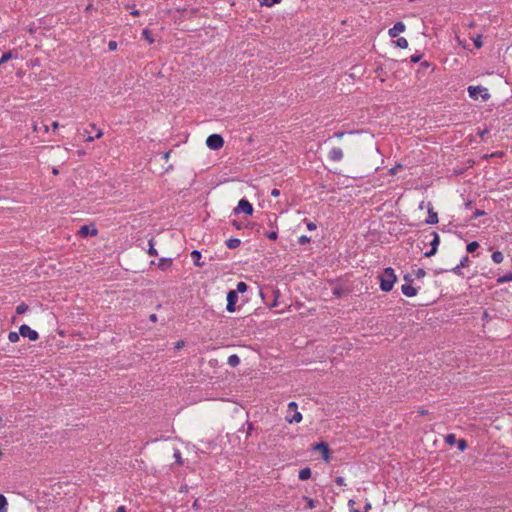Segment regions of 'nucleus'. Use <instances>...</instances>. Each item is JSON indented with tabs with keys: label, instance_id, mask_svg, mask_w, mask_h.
<instances>
[{
	"label": "nucleus",
	"instance_id": "nucleus-1",
	"mask_svg": "<svg viewBox=\"0 0 512 512\" xmlns=\"http://www.w3.org/2000/svg\"><path fill=\"white\" fill-rule=\"evenodd\" d=\"M378 279L380 282V289L383 292H389L392 290L395 282L397 281V276H396L393 268L387 267L378 276Z\"/></svg>",
	"mask_w": 512,
	"mask_h": 512
},
{
	"label": "nucleus",
	"instance_id": "nucleus-2",
	"mask_svg": "<svg viewBox=\"0 0 512 512\" xmlns=\"http://www.w3.org/2000/svg\"><path fill=\"white\" fill-rule=\"evenodd\" d=\"M467 90L469 97L473 100H478L481 97L483 101H487L490 98L488 89L483 86H469Z\"/></svg>",
	"mask_w": 512,
	"mask_h": 512
},
{
	"label": "nucleus",
	"instance_id": "nucleus-3",
	"mask_svg": "<svg viewBox=\"0 0 512 512\" xmlns=\"http://www.w3.org/2000/svg\"><path fill=\"white\" fill-rule=\"evenodd\" d=\"M206 145L211 150H219L224 145V139L219 134H211L206 139Z\"/></svg>",
	"mask_w": 512,
	"mask_h": 512
},
{
	"label": "nucleus",
	"instance_id": "nucleus-4",
	"mask_svg": "<svg viewBox=\"0 0 512 512\" xmlns=\"http://www.w3.org/2000/svg\"><path fill=\"white\" fill-rule=\"evenodd\" d=\"M19 333L22 337H27L30 341H37L39 334L36 330H33L27 324H23L19 327Z\"/></svg>",
	"mask_w": 512,
	"mask_h": 512
},
{
	"label": "nucleus",
	"instance_id": "nucleus-5",
	"mask_svg": "<svg viewBox=\"0 0 512 512\" xmlns=\"http://www.w3.org/2000/svg\"><path fill=\"white\" fill-rule=\"evenodd\" d=\"M244 213L245 215H252L253 206L247 199H241L234 209V213Z\"/></svg>",
	"mask_w": 512,
	"mask_h": 512
},
{
	"label": "nucleus",
	"instance_id": "nucleus-6",
	"mask_svg": "<svg viewBox=\"0 0 512 512\" xmlns=\"http://www.w3.org/2000/svg\"><path fill=\"white\" fill-rule=\"evenodd\" d=\"M238 294L237 291L229 290L227 293V305L226 310L230 313H233L236 311V303L238 302Z\"/></svg>",
	"mask_w": 512,
	"mask_h": 512
},
{
	"label": "nucleus",
	"instance_id": "nucleus-7",
	"mask_svg": "<svg viewBox=\"0 0 512 512\" xmlns=\"http://www.w3.org/2000/svg\"><path fill=\"white\" fill-rule=\"evenodd\" d=\"M313 450L321 451L323 460L326 462L330 461V449H329V446L327 443H325V442L316 443L313 446Z\"/></svg>",
	"mask_w": 512,
	"mask_h": 512
},
{
	"label": "nucleus",
	"instance_id": "nucleus-8",
	"mask_svg": "<svg viewBox=\"0 0 512 512\" xmlns=\"http://www.w3.org/2000/svg\"><path fill=\"white\" fill-rule=\"evenodd\" d=\"M343 157L344 154L340 147H333L328 153L329 160L333 162H339L343 159Z\"/></svg>",
	"mask_w": 512,
	"mask_h": 512
},
{
	"label": "nucleus",
	"instance_id": "nucleus-9",
	"mask_svg": "<svg viewBox=\"0 0 512 512\" xmlns=\"http://www.w3.org/2000/svg\"><path fill=\"white\" fill-rule=\"evenodd\" d=\"M406 26L403 22L398 21L394 24L392 28L389 29L388 34L391 38L397 37L400 33L404 32Z\"/></svg>",
	"mask_w": 512,
	"mask_h": 512
},
{
	"label": "nucleus",
	"instance_id": "nucleus-10",
	"mask_svg": "<svg viewBox=\"0 0 512 512\" xmlns=\"http://www.w3.org/2000/svg\"><path fill=\"white\" fill-rule=\"evenodd\" d=\"M97 233L98 230L95 228L94 225H83L79 230V234L83 237L95 236L97 235Z\"/></svg>",
	"mask_w": 512,
	"mask_h": 512
},
{
	"label": "nucleus",
	"instance_id": "nucleus-11",
	"mask_svg": "<svg viewBox=\"0 0 512 512\" xmlns=\"http://www.w3.org/2000/svg\"><path fill=\"white\" fill-rule=\"evenodd\" d=\"M425 223L430 224V225L438 223V214L436 212H434L433 207L431 206V203H429L428 217L426 218Z\"/></svg>",
	"mask_w": 512,
	"mask_h": 512
},
{
	"label": "nucleus",
	"instance_id": "nucleus-12",
	"mask_svg": "<svg viewBox=\"0 0 512 512\" xmlns=\"http://www.w3.org/2000/svg\"><path fill=\"white\" fill-rule=\"evenodd\" d=\"M401 291L406 297H414L417 295V289L410 284H403Z\"/></svg>",
	"mask_w": 512,
	"mask_h": 512
},
{
	"label": "nucleus",
	"instance_id": "nucleus-13",
	"mask_svg": "<svg viewBox=\"0 0 512 512\" xmlns=\"http://www.w3.org/2000/svg\"><path fill=\"white\" fill-rule=\"evenodd\" d=\"M18 57V53L16 50H10L2 54L0 58V66L7 62L10 59H16Z\"/></svg>",
	"mask_w": 512,
	"mask_h": 512
},
{
	"label": "nucleus",
	"instance_id": "nucleus-14",
	"mask_svg": "<svg viewBox=\"0 0 512 512\" xmlns=\"http://www.w3.org/2000/svg\"><path fill=\"white\" fill-rule=\"evenodd\" d=\"M173 264V260L172 258H161L159 261H158V268L161 269V270H167L168 268H170Z\"/></svg>",
	"mask_w": 512,
	"mask_h": 512
},
{
	"label": "nucleus",
	"instance_id": "nucleus-15",
	"mask_svg": "<svg viewBox=\"0 0 512 512\" xmlns=\"http://www.w3.org/2000/svg\"><path fill=\"white\" fill-rule=\"evenodd\" d=\"M201 257H202V255H201V252H200V251H198V250H193V251L191 252V258H192V260H193L194 264H195L196 266H198V267H203V266H204V263L200 261V260H201Z\"/></svg>",
	"mask_w": 512,
	"mask_h": 512
},
{
	"label": "nucleus",
	"instance_id": "nucleus-16",
	"mask_svg": "<svg viewBox=\"0 0 512 512\" xmlns=\"http://www.w3.org/2000/svg\"><path fill=\"white\" fill-rule=\"evenodd\" d=\"M430 237H432L431 241L429 242L430 246L434 249L438 250V246L440 243V236L436 232H431L429 234Z\"/></svg>",
	"mask_w": 512,
	"mask_h": 512
},
{
	"label": "nucleus",
	"instance_id": "nucleus-17",
	"mask_svg": "<svg viewBox=\"0 0 512 512\" xmlns=\"http://www.w3.org/2000/svg\"><path fill=\"white\" fill-rule=\"evenodd\" d=\"M241 240L238 238H230L226 241V246L229 249H236L240 246Z\"/></svg>",
	"mask_w": 512,
	"mask_h": 512
},
{
	"label": "nucleus",
	"instance_id": "nucleus-18",
	"mask_svg": "<svg viewBox=\"0 0 512 512\" xmlns=\"http://www.w3.org/2000/svg\"><path fill=\"white\" fill-rule=\"evenodd\" d=\"M298 477L300 480H307L311 477V469L309 467H305L299 471Z\"/></svg>",
	"mask_w": 512,
	"mask_h": 512
},
{
	"label": "nucleus",
	"instance_id": "nucleus-19",
	"mask_svg": "<svg viewBox=\"0 0 512 512\" xmlns=\"http://www.w3.org/2000/svg\"><path fill=\"white\" fill-rule=\"evenodd\" d=\"M227 363L231 366V367H236L240 364V358L238 355L236 354H232L228 357V360H227Z\"/></svg>",
	"mask_w": 512,
	"mask_h": 512
},
{
	"label": "nucleus",
	"instance_id": "nucleus-20",
	"mask_svg": "<svg viewBox=\"0 0 512 512\" xmlns=\"http://www.w3.org/2000/svg\"><path fill=\"white\" fill-rule=\"evenodd\" d=\"M510 281H512V272H508L505 275L498 277L496 280L498 284H504Z\"/></svg>",
	"mask_w": 512,
	"mask_h": 512
},
{
	"label": "nucleus",
	"instance_id": "nucleus-21",
	"mask_svg": "<svg viewBox=\"0 0 512 512\" xmlns=\"http://www.w3.org/2000/svg\"><path fill=\"white\" fill-rule=\"evenodd\" d=\"M491 258L494 263H501L504 259L503 253L501 251H494L491 255Z\"/></svg>",
	"mask_w": 512,
	"mask_h": 512
},
{
	"label": "nucleus",
	"instance_id": "nucleus-22",
	"mask_svg": "<svg viewBox=\"0 0 512 512\" xmlns=\"http://www.w3.org/2000/svg\"><path fill=\"white\" fill-rule=\"evenodd\" d=\"M264 235L269 238L270 240H276L278 238V228L275 226L274 229L270 231H265Z\"/></svg>",
	"mask_w": 512,
	"mask_h": 512
},
{
	"label": "nucleus",
	"instance_id": "nucleus-23",
	"mask_svg": "<svg viewBox=\"0 0 512 512\" xmlns=\"http://www.w3.org/2000/svg\"><path fill=\"white\" fill-rule=\"evenodd\" d=\"M267 224L271 227V228H275L274 225L276 224L277 222V215L274 214V213H270V214H267Z\"/></svg>",
	"mask_w": 512,
	"mask_h": 512
},
{
	"label": "nucleus",
	"instance_id": "nucleus-24",
	"mask_svg": "<svg viewBox=\"0 0 512 512\" xmlns=\"http://www.w3.org/2000/svg\"><path fill=\"white\" fill-rule=\"evenodd\" d=\"M461 269H462V267L458 264L457 266L452 268L450 271L453 272L456 275H462ZM448 271L449 270H447V269H440V270L436 271V274L443 273V272H448Z\"/></svg>",
	"mask_w": 512,
	"mask_h": 512
},
{
	"label": "nucleus",
	"instance_id": "nucleus-25",
	"mask_svg": "<svg viewBox=\"0 0 512 512\" xmlns=\"http://www.w3.org/2000/svg\"><path fill=\"white\" fill-rule=\"evenodd\" d=\"M479 248V243L477 241H472L467 244L466 251L468 253H473Z\"/></svg>",
	"mask_w": 512,
	"mask_h": 512
},
{
	"label": "nucleus",
	"instance_id": "nucleus-26",
	"mask_svg": "<svg viewBox=\"0 0 512 512\" xmlns=\"http://www.w3.org/2000/svg\"><path fill=\"white\" fill-rule=\"evenodd\" d=\"M247 289H248V285L245 282L240 281L237 283L236 289L234 291H237V294H238V293L246 292Z\"/></svg>",
	"mask_w": 512,
	"mask_h": 512
},
{
	"label": "nucleus",
	"instance_id": "nucleus-27",
	"mask_svg": "<svg viewBox=\"0 0 512 512\" xmlns=\"http://www.w3.org/2000/svg\"><path fill=\"white\" fill-rule=\"evenodd\" d=\"M149 244V249L147 250V253L150 255V256H154L156 257L158 255V252L157 250L154 248V240L151 238L148 242Z\"/></svg>",
	"mask_w": 512,
	"mask_h": 512
},
{
	"label": "nucleus",
	"instance_id": "nucleus-28",
	"mask_svg": "<svg viewBox=\"0 0 512 512\" xmlns=\"http://www.w3.org/2000/svg\"><path fill=\"white\" fill-rule=\"evenodd\" d=\"M287 420L289 423H299L302 420V414L295 410L293 416Z\"/></svg>",
	"mask_w": 512,
	"mask_h": 512
},
{
	"label": "nucleus",
	"instance_id": "nucleus-29",
	"mask_svg": "<svg viewBox=\"0 0 512 512\" xmlns=\"http://www.w3.org/2000/svg\"><path fill=\"white\" fill-rule=\"evenodd\" d=\"M19 336H20V333L19 332H15V331H11L9 332L8 334V340L11 342V343H16L19 341Z\"/></svg>",
	"mask_w": 512,
	"mask_h": 512
},
{
	"label": "nucleus",
	"instance_id": "nucleus-30",
	"mask_svg": "<svg viewBox=\"0 0 512 512\" xmlns=\"http://www.w3.org/2000/svg\"><path fill=\"white\" fill-rule=\"evenodd\" d=\"M7 504L6 497L0 494V512H7Z\"/></svg>",
	"mask_w": 512,
	"mask_h": 512
},
{
	"label": "nucleus",
	"instance_id": "nucleus-31",
	"mask_svg": "<svg viewBox=\"0 0 512 512\" xmlns=\"http://www.w3.org/2000/svg\"><path fill=\"white\" fill-rule=\"evenodd\" d=\"M396 45L399 47V48H402V49H405L408 47V41L406 38L404 37H400L396 40Z\"/></svg>",
	"mask_w": 512,
	"mask_h": 512
},
{
	"label": "nucleus",
	"instance_id": "nucleus-32",
	"mask_svg": "<svg viewBox=\"0 0 512 512\" xmlns=\"http://www.w3.org/2000/svg\"><path fill=\"white\" fill-rule=\"evenodd\" d=\"M344 293V290L341 286H336L332 289V294L336 297V298H340Z\"/></svg>",
	"mask_w": 512,
	"mask_h": 512
},
{
	"label": "nucleus",
	"instance_id": "nucleus-33",
	"mask_svg": "<svg viewBox=\"0 0 512 512\" xmlns=\"http://www.w3.org/2000/svg\"><path fill=\"white\" fill-rule=\"evenodd\" d=\"M142 36L150 43L152 44L154 42V39L151 35V32L148 29H144L142 32Z\"/></svg>",
	"mask_w": 512,
	"mask_h": 512
},
{
	"label": "nucleus",
	"instance_id": "nucleus-34",
	"mask_svg": "<svg viewBox=\"0 0 512 512\" xmlns=\"http://www.w3.org/2000/svg\"><path fill=\"white\" fill-rule=\"evenodd\" d=\"M28 310V306L25 303H21L16 307V313L21 315Z\"/></svg>",
	"mask_w": 512,
	"mask_h": 512
},
{
	"label": "nucleus",
	"instance_id": "nucleus-35",
	"mask_svg": "<svg viewBox=\"0 0 512 512\" xmlns=\"http://www.w3.org/2000/svg\"><path fill=\"white\" fill-rule=\"evenodd\" d=\"M305 501H306V503H307V507H308L309 509H313V508H315V507H316V505H317V503H318V501H317V500H314V499H312V498H308V497H305Z\"/></svg>",
	"mask_w": 512,
	"mask_h": 512
},
{
	"label": "nucleus",
	"instance_id": "nucleus-36",
	"mask_svg": "<svg viewBox=\"0 0 512 512\" xmlns=\"http://www.w3.org/2000/svg\"><path fill=\"white\" fill-rule=\"evenodd\" d=\"M280 2H281V0H261L260 1L261 5H265V6H268V7H271L274 4H277V3H280Z\"/></svg>",
	"mask_w": 512,
	"mask_h": 512
},
{
	"label": "nucleus",
	"instance_id": "nucleus-37",
	"mask_svg": "<svg viewBox=\"0 0 512 512\" xmlns=\"http://www.w3.org/2000/svg\"><path fill=\"white\" fill-rule=\"evenodd\" d=\"M469 263H470V259L467 255L463 256L462 259L460 260V263L459 265L462 267V268H465V267H468L469 266Z\"/></svg>",
	"mask_w": 512,
	"mask_h": 512
},
{
	"label": "nucleus",
	"instance_id": "nucleus-38",
	"mask_svg": "<svg viewBox=\"0 0 512 512\" xmlns=\"http://www.w3.org/2000/svg\"><path fill=\"white\" fill-rule=\"evenodd\" d=\"M310 242H311V238L306 235H302L298 238V243L301 245L310 243Z\"/></svg>",
	"mask_w": 512,
	"mask_h": 512
},
{
	"label": "nucleus",
	"instance_id": "nucleus-39",
	"mask_svg": "<svg viewBox=\"0 0 512 512\" xmlns=\"http://www.w3.org/2000/svg\"><path fill=\"white\" fill-rule=\"evenodd\" d=\"M485 215V211L484 210H480V209H476L474 212H473V215L471 216V220L473 219H476L478 217H481Z\"/></svg>",
	"mask_w": 512,
	"mask_h": 512
},
{
	"label": "nucleus",
	"instance_id": "nucleus-40",
	"mask_svg": "<svg viewBox=\"0 0 512 512\" xmlns=\"http://www.w3.org/2000/svg\"><path fill=\"white\" fill-rule=\"evenodd\" d=\"M414 275L416 278H422L426 275V272L423 268H419L417 270L414 271Z\"/></svg>",
	"mask_w": 512,
	"mask_h": 512
},
{
	"label": "nucleus",
	"instance_id": "nucleus-41",
	"mask_svg": "<svg viewBox=\"0 0 512 512\" xmlns=\"http://www.w3.org/2000/svg\"><path fill=\"white\" fill-rule=\"evenodd\" d=\"M304 221L306 222V226L309 231H313L317 228L314 222L308 221L307 219H305Z\"/></svg>",
	"mask_w": 512,
	"mask_h": 512
},
{
	"label": "nucleus",
	"instance_id": "nucleus-42",
	"mask_svg": "<svg viewBox=\"0 0 512 512\" xmlns=\"http://www.w3.org/2000/svg\"><path fill=\"white\" fill-rule=\"evenodd\" d=\"M335 483L338 485V486H346V482H345V479L341 476H337L335 478Z\"/></svg>",
	"mask_w": 512,
	"mask_h": 512
},
{
	"label": "nucleus",
	"instance_id": "nucleus-43",
	"mask_svg": "<svg viewBox=\"0 0 512 512\" xmlns=\"http://www.w3.org/2000/svg\"><path fill=\"white\" fill-rule=\"evenodd\" d=\"M108 49L110 51H115L117 49V42L113 41V40L109 41L108 42Z\"/></svg>",
	"mask_w": 512,
	"mask_h": 512
},
{
	"label": "nucleus",
	"instance_id": "nucleus-44",
	"mask_svg": "<svg viewBox=\"0 0 512 512\" xmlns=\"http://www.w3.org/2000/svg\"><path fill=\"white\" fill-rule=\"evenodd\" d=\"M174 457H175V461L178 463V464H182V458H181V453L179 450H176L174 452Z\"/></svg>",
	"mask_w": 512,
	"mask_h": 512
},
{
	"label": "nucleus",
	"instance_id": "nucleus-45",
	"mask_svg": "<svg viewBox=\"0 0 512 512\" xmlns=\"http://www.w3.org/2000/svg\"><path fill=\"white\" fill-rule=\"evenodd\" d=\"M436 253H437V249H434L431 247V249L429 251L424 253V256L430 258V257L434 256Z\"/></svg>",
	"mask_w": 512,
	"mask_h": 512
},
{
	"label": "nucleus",
	"instance_id": "nucleus-46",
	"mask_svg": "<svg viewBox=\"0 0 512 512\" xmlns=\"http://www.w3.org/2000/svg\"><path fill=\"white\" fill-rule=\"evenodd\" d=\"M466 447H467V442L464 439L459 440L458 449L463 451Z\"/></svg>",
	"mask_w": 512,
	"mask_h": 512
},
{
	"label": "nucleus",
	"instance_id": "nucleus-47",
	"mask_svg": "<svg viewBox=\"0 0 512 512\" xmlns=\"http://www.w3.org/2000/svg\"><path fill=\"white\" fill-rule=\"evenodd\" d=\"M446 442L449 444H453L455 442V435L449 434L446 436Z\"/></svg>",
	"mask_w": 512,
	"mask_h": 512
},
{
	"label": "nucleus",
	"instance_id": "nucleus-48",
	"mask_svg": "<svg viewBox=\"0 0 512 512\" xmlns=\"http://www.w3.org/2000/svg\"><path fill=\"white\" fill-rule=\"evenodd\" d=\"M422 58V55H412L410 57V61L413 63H418Z\"/></svg>",
	"mask_w": 512,
	"mask_h": 512
},
{
	"label": "nucleus",
	"instance_id": "nucleus-49",
	"mask_svg": "<svg viewBox=\"0 0 512 512\" xmlns=\"http://www.w3.org/2000/svg\"><path fill=\"white\" fill-rule=\"evenodd\" d=\"M474 45L477 48H481L482 47L481 36H478L477 38L474 39Z\"/></svg>",
	"mask_w": 512,
	"mask_h": 512
},
{
	"label": "nucleus",
	"instance_id": "nucleus-50",
	"mask_svg": "<svg viewBox=\"0 0 512 512\" xmlns=\"http://www.w3.org/2000/svg\"><path fill=\"white\" fill-rule=\"evenodd\" d=\"M270 195H271L272 197H278V196L280 195V190H278V189L274 188V189H272V190H271Z\"/></svg>",
	"mask_w": 512,
	"mask_h": 512
},
{
	"label": "nucleus",
	"instance_id": "nucleus-51",
	"mask_svg": "<svg viewBox=\"0 0 512 512\" xmlns=\"http://www.w3.org/2000/svg\"><path fill=\"white\" fill-rule=\"evenodd\" d=\"M346 134V132H343V131H338V132H335L333 137H336L338 139H341L344 135Z\"/></svg>",
	"mask_w": 512,
	"mask_h": 512
},
{
	"label": "nucleus",
	"instance_id": "nucleus-52",
	"mask_svg": "<svg viewBox=\"0 0 512 512\" xmlns=\"http://www.w3.org/2000/svg\"><path fill=\"white\" fill-rule=\"evenodd\" d=\"M247 436L251 435L252 430L254 429L253 424L250 422H247Z\"/></svg>",
	"mask_w": 512,
	"mask_h": 512
},
{
	"label": "nucleus",
	"instance_id": "nucleus-53",
	"mask_svg": "<svg viewBox=\"0 0 512 512\" xmlns=\"http://www.w3.org/2000/svg\"><path fill=\"white\" fill-rule=\"evenodd\" d=\"M404 280L408 283H412L413 282V278L410 274H406L404 275Z\"/></svg>",
	"mask_w": 512,
	"mask_h": 512
},
{
	"label": "nucleus",
	"instance_id": "nucleus-54",
	"mask_svg": "<svg viewBox=\"0 0 512 512\" xmlns=\"http://www.w3.org/2000/svg\"><path fill=\"white\" fill-rule=\"evenodd\" d=\"M102 136H103V132H102V130L97 128L95 138H96V139H99V138H101Z\"/></svg>",
	"mask_w": 512,
	"mask_h": 512
},
{
	"label": "nucleus",
	"instance_id": "nucleus-55",
	"mask_svg": "<svg viewBox=\"0 0 512 512\" xmlns=\"http://www.w3.org/2000/svg\"><path fill=\"white\" fill-rule=\"evenodd\" d=\"M288 408H289V410H292V409L296 410L297 409V404L295 402H290L288 404Z\"/></svg>",
	"mask_w": 512,
	"mask_h": 512
},
{
	"label": "nucleus",
	"instance_id": "nucleus-56",
	"mask_svg": "<svg viewBox=\"0 0 512 512\" xmlns=\"http://www.w3.org/2000/svg\"><path fill=\"white\" fill-rule=\"evenodd\" d=\"M488 132H489V130H488V129H484L483 131H479V132H478V134H479V136H480L481 138H483V137H484V135H486Z\"/></svg>",
	"mask_w": 512,
	"mask_h": 512
},
{
	"label": "nucleus",
	"instance_id": "nucleus-57",
	"mask_svg": "<svg viewBox=\"0 0 512 512\" xmlns=\"http://www.w3.org/2000/svg\"><path fill=\"white\" fill-rule=\"evenodd\" d=\"M116 512H127V509L125 506L122 505L117 508Z\"/></svg>",
	"mask_w": 512,
	"mask_h": 512
},
{
	"label": "nucleus",
	"instance_id": "nucleus-58",
	"mask_svg": "<svg viewBox=\"0 0 512 512\" xmlns=\"http://www.w3.org/2000/svg\"><path fill=\"white\" fill-rule=\"evenodd\" d=\"M94 139H96L95 136L88 135L87 138L85 139V141L86 142H92V141H94Z\"/></svg>",
	"mask_w": 512,
	"mask_h": 512
},
{
	"label": "nucleus",
	"instance_id": "nucleus-59",
	"mask_svg": "<svg viewBox=\"0 0 512 512\" xmlns=\"http://www.w3.org/2000/svg\"><path fill=\"white\" fill-rule=\"evenodd\" d=\"M233 225L236 227V229H241L242 225L238 223L237 221H233Z\"/></svg>",
	"mask_w": 512,
	"mask_h": 512
},
{
	"label": "nucleus",
	"instance_id": "nucleus-60",
	"mask_svg": "<svg viewBox=\"0 0 512 512\" xmlns=\"http://www.w3.org/2000/svg\"><path fill=\"white\" fill-rule=\"evenodd\" d=\"M150 320H151L152 322H155V321L157 320V316H156V314H151V315H150Z\"/></svg>",
	"mask_w": 512,
	"mask_h": 512
},
{
	"label": "nucleus",
	"instance_id": "nucleus-61",
	"mask_svg": "<svg viewBox=\"0 0 512 512\" xmlns=\"http://www.w3.org/2000/svg\"><path fill=\"white\" fill-rule=\"evenodd\" d=\"M58 126H59L58 122L52 123L53 130H56L58 128Z\"/></svg>",
	"mask_w": 512,
	"mask_h": 512
},
{
	"label": "nucleus",
	"instance_id": "nucleus-62",
	"mask_svg": "<svg viewBox=\"0 0 512 512\" xmlns=\"http://www.w3.org/2000/svg\"><path fill=\"white\" fill-rule=\"evenodd\" d=\"M183 345H184V342H183V341H179V342H177V344H176V348H180V347H182Z\"/></svg>",
	"mask_w": 512,
	"mask_h": 512
},
{
	"label": "nucleus",
	"instance_id": "nucleus-63",
	"mask_svg": "<svg viewBox=\"0 0 512 512\" xmlns=\"http://www.w3.org/2000/svg\"><path fill=\"white\" fill-rule=\"evenodd\" d=\"M89 126L91 127L92 131H96L97 130V127H96V125L94 123H91Z\"/></svg>",
	"mask_w": 512,
	"mask_h": 512
},
{
	"label": "nucleus",
	"instance_id": "nucleus-64",
	"mask_svg": "<svg viewBox=\"0 0 512 512\" xmlns=\"http://www.w3.org/2000/svg\"><path fill=\"white\" fill-rule=\"evenodd\" d=\"M419 413H420L421 415H426V414L428 413V411H427V410H425V409H421V410H419Z\"/></svg>",
	"mask_w": 512,
	"mask_h": 512
}]
</instances>
